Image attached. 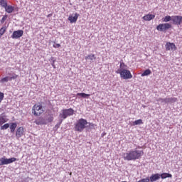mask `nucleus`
Listing matches in <instances>:
<instances>
[{
    "instance_id": "f257e3e1",
    "label": "nucleus",
    "mask_w": 182,
    "mask_h": 182,
    "mask_svg": "<svg viewBox=\"0 0 182 182\" xmlns=\"http://www.w3.org/2000/svg\"><path fill=\"white\" fill-rule=\"evenodd\" d=\"M143 154H144L143 150L134 149L128 151L127 153H124L123 154V159L124 160H127V161H134L136 160L141 159Z\"/></svg>"
},
{
    "instance_id": "f03ea898",
    "label": "nucleus",
    "mask_w": 182,
    "mask_h": 182,
    "mask_svg": "<svg viewBox=\"0 0 182 182\" xmlns=\"http://www.w3.org/2000/svg\"><path fill=\"white\" fill-rule=\"evenodd\" d=\"M87 124H89L87 120L80 118L74 124V130L78 132V133H82L85 129H87Z\"/></svg>"
},
{
    "instance_id": "7ed1b4c3",
    "label": "nucleus",
    "mask_w": 182,
    "mask_h": 182,
    "mask_svg": "<svg viewBox=\"0 0 182 182\" xmlns=\"http://www.w3.org/2000/svg\"><path fill=\"white\" fill-rule=\"evenodd\" d=\"M73 114H75V110L73 109H63L58 115V119H61V122H63L68 117L73 116Z\"/></svg>"
},
{
    "instance_id": "20e7f679",
    "label": "nucleus",
    "mask_w": 182,
    "mask_h": 182,
    "mask_svg": "<svg viewBox=\"0 0 182 182\" xmlns=\"http://www.w3.org/2000/svg\"><path fill=\"white\" fill-rule=\"evenodd\" d=\"M43 109L44 107L42 106V105L36 104L32 108V113L34 116H41V114L45 112V109Z\"/></svg>"
},
{
    "instance_id": "39448f33",
    "label": "nucleus",
    "mask_w": 182,
    "mask_h": 182,
    "mask_svg": "<svg viewBox=\"0 0 182 182\" xmlns=\"http://www.w3.org/2000/svg\"><path fill=\"white\" fill-rule=\"evenodd\" d=\"M117 73L120 75V77H122V79L127 80L132 79V77H133L132 73H130V70L127 69L117 70Z\"/></svg>"
},
{
    "instance_id": "423d86ee",
    "label": "nucleus",
    "mask_w": 182,
    "mask_h": 182,
    "mask_svg": "<svg viewBox=\"0 0 182 182\" xmlns=\"http://www.w3.org/2000/svg\"><path fill=\"white\" fill-rule=\"evenodd\" d=\"M14 161H18V159L15 157L8 159L6 156H3L2 158L0 159V166L11 164L12 163H14Z\"/></svg>"
},
{
    "instance_id": "0eeeda50",
    "label": "nucleus",
    "mask_w": 182,
    "mask_h": 182,
    "mask_svg": "<svg viewBox=\"0 0 182 182\" xmlns=\"http://www.w3.org/2000/svg\"><path fill=\"white\" fill-rule=\"evenodd\" d=\"M171 23H160L156 26V29L159 32H164L166 33L168 29H171Z\"/></svg>"
},
{
    "instance_id": "6e6552de",
    "label": "nucleus",
    "mask_w": 182,
    "mask_h": 182,
    "mask_svg": "<svg viewBox=\"0 0 182 182\" xmlns=\"http://www.w3.org/2000/svg\"><path fill=\"white\" fill-rule=\"evenodd\" d=\"M23 36V30H17L13 32L11 38L12 39H19V38H22Z\"/></svg>"
},
{
    "instance_id": "1a4fd4ad",
    "label": "nucleus",
    "mask_w": 182,
    "mask_h": 182,
    "mask_svg": "<svg viewBox=\"0 0 182 182\" xmlns=\"http://www.w3.org/2000/svg\"><path fill=\"white\" fill-rule=\"evenodd\" d=\"M18 78V75L16 74H13L11 77L6 76L0 80L1 83H6V82H11V80H15V79Z\"/></svg>"
},
{
    "instance_id": "9d476101",
    "label": "nucleus",
    "mask_w": 182,
    "mask_h": 182,
    "mask_svg": "<svg viewBox=\"0 0 182 182\" xmlns=\"http://www.w3.org/2000/svg\"><path fill=\"white\" fill-rule=\"evenodd\" d=\"M34 123L37 124V126H43L44 124H48L46 119L43 117H38L34 121Z\"/></svg>"
},
{
    "instance_id": "9b49d317",
    "label": "nucleus",
    "mask_w": 182,
    "mask_h": 182,
    "mask_svg": "<svg viewBox=\"0 0 182 182\" xmlns=\"http://www.w3.org/2000/svg\"><path fill=\"white\" fill-rule=\"evenodd\" d=\"M172 22L173 25H181L182 16H172Z\"/></svg>"
},
{
    "instance_id": "f8f14e48",
    "label": "nucleus",
    "mask_w": 182,
    "mask_h": 182,
    "mask_svg": "<svg viewBox=\"0 0 182 182\" xmlns=\"http://www.w3.org/2000/svg\"><path fill=\"white\" fill-rule=\"evenodd\" d=\"M9 120L5 112L0 114V126H2V124H4V123H6Z\"/></svg>"
},
{
    "instance_id": "ddd939ff",
    "label": "nucleus",
    "mask_w": 182,
    "mask_h": 182,
    "mask_svg": "<svg viewBox=\"0 0 182 182\" xmlns=\"http://www.w3.org/2000/svg\"><path fill=\"white\" fill-rule=\"evenodd\" d=\"M22 136H23V127H20L16 130V137L18 140Z\"/></svg>"
},
{
    "instance_id": "4468645a",
    "label": "nucleus",
    "mask_w": 182,
    "mask_h": 182,
    "mask_svg": "<svg viewBox=\"0 0 182 182\" xmlns=\"http://www.w3.org/2000/svg\"><path fill=\"white\" fill-rule=\"evenodd\" d=\"M80 16V14L75 13L74 16H70L68 17V21H70V23H75L77 21V18Z\"/></svg>"
},
{
    "instance_id": "2eb2a0df",
    "label": "nucleus",
    "mask_w": 182,
    "mask_h": 182,
    "mask_svg": "<svg viewBox=\"0 0 182 182\" xmlns=\"http://www.w3.org/2000/svg\"><path fill=\"white\" fill-rule=\"evenodd\" d=\"M166 50H173V49H177V47H176V44L173 43H166Z\"/></svg>"
},
{
    "instance_id": "dca6fc26",
    "label": "nucleus",
    "mask_w": 182,
    "mask_h": 182,
    "mask_svg": "<svg viewBox=\"0 0 182 182\" xmlns=\"http://www.w3.org/2000/svg\"><path fill=\"white\" fill-rule=\"evenodd\" d=\"M149 178L151 182L157 181V180H160V173H154Z\"/></svg>"
},
{
    "instance_id": "f3484780",
    "label": "nucleus",
    "mask_w": 182,
    "mask_h": 182,
    "mask_svg": "<svg viewBox=\"0 0 182 182\" xmlns=\"http://www.w3.org/2000/svg\"><path fill=\"white\" fill-rule=\"evenodd\" d=\"M178 99L177 97H166V104L173 105V103H177Z\"/></svg>"
},
{
    "instance_id": "a211bd4d",
    "label": "nucleus",
    "mask_w": 182,
    "mask_h": 182,
    "mask_svg": "<svg viewBox=\"0 0 182 182\" xmlns=\"http://www.w3.org/2000/svg\"><path fill=\"white\" fill-rule=\"evenodd\" d=\"M156 18V16L154 14H146L142 17V19L144 21H150L151 19H154Z\"/></svg>"
},
{
    "instance_id": "6ab92c4d",
    "label": "nucleus",
    "mask_w": 182,
    "mask_h": 182,
    "mask_svg": "<svg viewBox=\"0 0 182 182\" xmlns=\"http://www.w3.org/2000/svg\"><path fill=\"white\" fill-rule=\"evenodd\" d=\"M159 177H160V178H162V180H164L166 178H172L173 175H171V173H163L161 174H159Z\"/></svg>"
},
{
    "instance_id": "aec40b11",
    "label": "nucleus",
    "mask_w": 182,
    "mask_h": 182,
    "mask_svg": "<svg viewBox=\"0 0 182 182\" xmlns=\"http://www.w3.org/2000/svg\"><path fill=\"white\" fill-rule=\"evenodd\" d=\"M6 12H7V14H12V12H14L15 7L12 6H8L4 9Z\"/></svg>"
},
{
    "instance_id": "412c9836",
    "label": "nucleus",
    "mask_w": 182,
    "mask_h": 182,
    "mask_svg": "<svg viewBox=\"0 0 182 182\" xmlns=\"http://www.w3.org/2000/svg\"><path fill=\"white\" fill-rule=\"evenodd\" d=\"M170 21H173V16H166L165 17L162 18V22H170Z\"/></svg>"
},
{
    "instance_id": "4be33fe9",
    "label": "nucleus",
    "mask_w": 182,
    "mask_h": 182,
    "mask_svg": "<svg viewBox=\"0 0 182 182\" xmlns=\"http://www.w3.org/2000/svg\"><path fill=\"white\" fill-rule=\"evenodd\" d=\"M85 60H96V55L95 54H90L85 56Z\"/></svg>"
},
{
    "instance_id": "5701e85b",
    "label": "nucleus",
    "mask_w": 182,
    "mask_h": 182,
    "mask_svg": "<svg viewBox=\"0 0 182 182\" xmlns=\"http://www.w3.org/2000/svg\"><path fill=\"white\" fill-rule=\"evenodd\" d=\"M77 96H80V97H83V99H88L90 97V95L86 94L85 92H79L77 94Z\"/></svg>"
},
{
    "instance_id": "b1692460",
    "label": "nucleus",
    "mask_w": 182,
    "mask_h": 182,
    "mask_svg": "<svg viewBox=\"0 0 182 182\" xmlns=\"http://www.w3.org/2000/svg\"><path fill=\"white\" fill-rule=\"evenodd\" d=\"M119 63H120V65L118 70H125L127 68V65H126V64L123 62V60H121Z\"/></svg>"
},
{
    "instance_id": "393cba45",
    "label": "nucleus",
    "mask_w": 182,
    "mask_h": 182,
    "mask_svg": "<svg viewBox=\"0 0 182 182\" xmlns=\"http://www.w3.org/2000/svg\"><path fill=\"white\" fill-rule=\"evenodd\" d=\"M16 127H18V124L16 123L15 122L11 123V124L10 125L11 133H14Z\"/></svg>"
},
{
    "instance_id": "a878e982",
    "label": "nucleus",
    "mask_w": 182,
    "mask_h": 182,
    "mask_svg": "<svg viewBox=\"0 0 182 182\" xmlns=\"http://www.w3.org/2000/svg\"><path fill=\"white\" fill-rule=\"evenodd\" d=\"M7 27L4 26L0 29V38H2L3 35L6 32Z\"/></svg>"
},
{
    "instance_id": "bb28decb",
    "label": "nucleus",
    "mask_w": 182,
    "mask_h": 182,
    "mask_svg": "<svg viewBox=\"0 0 182 182\" xmlns=\"http://www.w3.org/2000/svg\"><path fill=\"white\" fill-rule=\"evenodd\" d=\"M149 75H151V70L150 69H147L141 73V76L143 77L144 76H149Z\"/></svg>"
},
{
    "instance_id": "cd10ccee",
    "label": "nucleus",
    "mask_w": 182,
    "mask_h": 182,
    "mask_svg": "<svg viewBox=\"0 0 182 182\" xmlns=\"http://www.w3.org/2000/svg\"><path fill=\"white\" fill-rule=\"evenodd\" d=\"M140 124H143L142 119H138L132 122V126H139Z\"/></svg>"
},
{
    "instance_id": "c85d7f7f",
    "label": "nucleus",
    "mask_w": 182,
    "mask_h": 182,
    "mask_svg": "<svg viewBox=\"0 0 182 182\" xmlns=\"http://www.w3.org/2000/svg\"><path fill=\"white\" fill-rule=\"evenodd\" d=\"M96 127H97V125L92 123V122H88L87 124V128L89 129H92V130H96Z\"/></svg>"
},
{
    "instance_id": "c756f323",
    "label": "nucleus",
    "mask_w": 182,
    "mask_h": 182,
    "mask_svg": "<svg viewBox=\"0 0 182 182\" xmlns=\"http://www.w3.org/2000/svg\"><path fill=\"white\" fill-rule=\"evenodd\" d=\"M0 5L5 9L8 5V1L6 0H0Z\"/></svg>"
},
{
    "instance_id": "7c9ffc66",
    "label": "nucleus",
    "mask_w": 182,
    "mask_h": 182,
    "mask_svg": "<svg viewBox=\"0 0 182 182\" xmlns=\"http://www.w3.org/2000/svg\"><path fill=\"white\" fill-rule=\"evenodd\" d=\"M7 129H9V124L8 123L0 126V130H6Z\"/></svg>"
},
{
    "instance_id": "2f4dec72",
    "label": "nucleus",
    "mask_w": 182,
    "mask_h": 182,
    "mask_svg": "<svg viewBox=\"0 0 182 182\" xmlns=\"http://www.w3.org/2000/svg\"><path fill=\"white\" fill-rule=\"evenodd\" d=\"M53 119H54L53 115L50 114L46 120L48 121V123H52V122H53Z\"/></svg>"
},
{
    "instance_id": "473e14b6",
    "label": "nucleus",
    "mask_w": 182,
    "mask_h": 182,
    "mask_svg": "<svg viewBox=\"0 0 182 182\" xmlns=\"http://www.w3.org/2000/svg\"><path fill=\"white\" fill-rule=\"evenodd\" d=\"M156 102H160L161 103H166L167 104V97L159 98L158 100H156Z\"/></svg>"
},
{
    "instance_id": "72a5a7b5",
    "label": "nucleus",
    "mask_w": 182,
    "mask_h": 182,
    "mask_svg": "<svg viewBox=\"0 0 182 182\" xmlns=\"http://www.w3.org/2000/svg\"><path fill=\"white\" fill-rule=\"evenodd\" d=\"M50 60L52 61L51 65L53 66V69H56V66L55 65V62H56V59L54 57H51Z\"/></svg>"
},
{
    "instance_id": "f704fd0d",
    "label": "nucleus",
    "mask_w": 182,
    "mask_h": 182,
    "mask_svg": "<svg viewBox=\"0 0 182 182\" xmlns=\"http://www.w3.org/2000/svg\"><path fill=\"white\" fill-rule=\"evenodd\" d=\"M60 122L57 123V124L55 126V129H59L60 127V124H62V119H59Z\"/></svg>"
},
{
    "instance_id": "c9c22d12",
    "label": "nucleus",
    "mask_w": 182,
    "mask_h": 182,
    "mask_svg": "<svg viewBox=\"0 0 182 182\" xmlns=\"http://www.w3.org/2000/svg\"><path fill=\"white\" fill-rule=\"evenodd\" d=\"M6 19H8V15H5L3 16V18L0 21L1 23H4L5 22Z\"/></svg>"
},
{
    "instance_id": "e433bc0d",
    "label": "nucleus",
    "mask_w": 182,
    "mask_h": 182,
    "mask_svg": "<svg viewBox=\"0 0 182 182\" xmlns=\"http://www.w3.org/2000/svg\"><path fill=\"white\" fill-rule=\"evenodd\" d=\"M4 97H5V94L4 92H0V103L4 100Z\"/></svg>"
},
{
    "instance_id": "4c0bfd02",
    "label": "nucleus",
    "mask_w": 182,
    "mask_h": 182,
    "mask_svg": "<svg viewBox=\"0 0 182 182\" xmlns=\"http://www.w3.org/2000/svg\"><path fill=\"white\" fill-rule=\"evenodd\" d=\"M138 182H150V179L149 178H146L139 180Z\"/></svg>"
},
{
    "instance_id": "58836bf2",
    "label": "nucleus",
    "mask_w": 182,
    "mask_h": 182,
    "mask_svg": "<svg viewBox=\"0 0 182 182\" xmlns=\"http://www.w3.org/2000/svg\"><path fill=\"white\" fill-rule=\"evenodd\" d=\"M53 48H60V44H59V43H55L53 46Z\"/></svg>"
}]
</instances>
